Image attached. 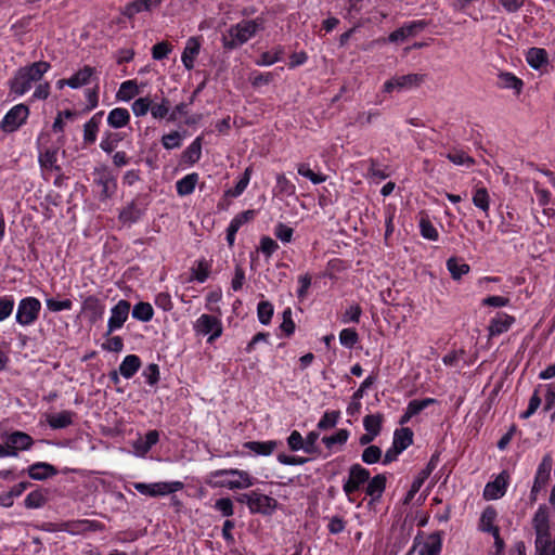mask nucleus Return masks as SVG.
Returning a JSON list of instances; mask_svg holds the SVG:
<instances>
[{
	"mask_svg": "<svg viewBox=\"0 0 555 555\" xmlns=\"http://www.w3.org/2000/svg\"><path fill=\"white\" fill-rule=\"evenodd\" d=\"M94 183L101 189L99 192L100 201H106L111 198L117 190L116 178L113 173L106 168H96L93 172Z\"/></svg>",
	"mask_w": 555,
	"mask_h": 555,
	"instance_id": "8",
	"label": "nucleus"
},
{
	"mask_svg": "<svg viewBox=\"0 0 555 555\" xmlns=\"http://www.w3.org/2000/svg\"><path fill=\"white\" fill-rule=\"evenodd\" d=\"M496 511L492 506H487L480 517L479 529L486 531V528L494 527L493 522L496 518Z\"/></svg>",
	"mask_w": 555,
	"mask_h": 555,
	"instance_id": "59",
	"label": "nucleus"
},
{
	"mask_svg": "<svg viewBox=\"0 0 555 555\" xmlns=\"http://www.w3.org/2000/svg\"><path fill=\"white\" fill-rule=\"evenodd\" d=\"M514 317H511L505 313L498 314L490 321V324L488 326L490 336H498L502 333L507 332L508 328L514 323Z\"/></svg>",
	"mask_w": 555,
	"mask_h": 555,
	"instance_id": "21",
	"label": "nucleus"
},
{
	"mask_svg": "<svg viewBox=\"0 0 555 555\" xmlns=\"http://www.w3.org/2000/svg\"><path fill=\"white\" fill-rule=\"evenodd\" d=\"M225 475L237 476L238 479L217 481V482H215L214 486L224 487V488H229V489L233 490V489H246L254 485V478L250 477V475L245 470L230 468V469H219V470H215V472L210 473L211 478H216L219 476H225Z\"/></svg>",
	"mask_w": 555,
	"mask_h": 555,
	"instance_id": "2",
	"label": "nucleus"
},
{
	"mask_svg": "<svg viewBox=\"0 0 555 555\" xmlns=\"http://www.w3.org/2000/svg\"><path fill=\"white\" fill-rule=\"evenodd\" d=\"M141 367V360L137 354H128L119 365V373L125 378H131Z\"/></svg>",
	"mask_w": 555,
	"mask_h": 555,
	"instance_id": "27",
	"label": "nucleus"
},
{
	"mask_svg": "<svg viewBox=\"0 0 555 555\" xmlns=\"http://www.w3.org/2000/svg\"><path fill=\"white\" fill-rule=\"evenodd\" d=\"M159 440V433L157 430H149L145 436L139 438L134 443L133 448L137 453L144 455L146 454L153 446H155Z\"/></svg>",
	"mask_w": 555,
	"mask_h": 555,
	"instance_id": "24",
	"label": "nucleus"
},
{
	"mask_svg": "<svg viewBox=\"0 0 555 555\" xmlns=\"http://www.w3.org/2000/svg\"><path fill=\"white\" fill-rule=\"evenodd\" d=\"M82 312L86 313L90 323L94 324L103 318L104 305L94 295H90L82 301Z\"/></svg>",
	"mask_w": 555,
	"mask_h": 555,
	"instance_id": "14",
	"label": "nucleus"
},
{
	"mask_svg": "<svg viewBox=\"0 0 555 555\" xmlns=\"http://www.w3.org/2000/svg\"><path fill=\"white\" fill-rule=\"evenodd\" d=\"M340 416L339 411H327L323 414L321 420L318 423V428L320 430H326L336 426Z\"/></svg>",
	"mask_w": 555,
	"mask_h": 555,
	"instance_id": "48",
	"label": "nucleus"
},
{
	"mask_svg": "<svg viewBox=\"0 0 555 555\" xmlns=\"http://www.w3.org/2000/svg\"><path fill=\"white\" fill-rule=\"evenodd\" d=\"M264 21L261 17L255 20H243L240 23L232 25L222 35V46L227 50L236 49L246 43L258 31L263 30Z\"/></svg>",
	"mask_w": 555,
	"mask_h": 555,
	"instance_id": "1",
	"label": "nucleus"
},
{
	"mask_svg": "<svg viewBox=\"0 0 555 555\" xmlns=\"http://www.w3.org/2000/svg\"><path fill=\"white\" fill-rule=\"evenodd\" d=\"M508 479L509 476L505 470L499 474L493 481L486 485L483 489V498L488 501L502 498L506 492Z\"/></svg>",
	"mask_w": 555,
	"mask_h": 555,
	"instance_id": "12",
	"label": "nucleus"
},
{
	"mask_svg": "<svg viewBox=\"0 0 555 555\" xmlns=\"http://www.w3.org/2000/svg\"><path fill=\"white\" fill-rule=\"evenodd\" d=\"M28 115V107L24 104H17L5 114L0 127L4 132H14L25 124Z\"/></svg>",
	"mask_w": 555,
	"mask_h": 555,
	"instance_id": "9",
	"label": "nucleus"
},
{
	"mask_svg": "<svg viewBox=\"0 0 555 555\" xmlns=\"http://www.w3.org/2000/svg\"><path fill=\"white\" fill-rule=\"evenodd\" d=\"M142 216V210L138 207L134 202L125 207L119 214V220L124 223L137 222Z\"/></svg>",
	"mask_w": 555,
	"mask_h": 555,
	"instance_id": "41",
	"label": "nucleus"
},
{
	"mask_svg": "<svg viewBox=\"0 0 555 555\" xmlns=\"http://www.w3.org/2000/svg\"><path fill=\"white\" fill-rule=\"evenodd\" d=\"M278 447V442L274 440L269 441H247L244 443V448L254 452L258 455H270Z\"/></svg>",
	"mask_w": 555,
	"mask_h": 555,
	"instance_id": "30",
	"label": "nucleus"
},
{
	"mask_svg": "<svg viewBox=\"0 0 555 555\" xmlns=\"http://www.w3.org/2000/svg\"><path fill=\"white\" fill-rule=\"evenodd\" d=\"M28 476L33 480L43 481L59 474V470L52 464L46 462H36L27 468Z\"/></svg>",
	"mask_w": 555,
	"mask_h": 555,
	"instance_id": "17",
	"label": "nucleus"
},
{
	"mask_svg": "<svg viewBox=\"0 0 555 555\" xmlns=\"http://www.w3.org/2000/svg\"><path fill=\"white\" fill-rule=\"evenodd\" d=\"M130 121V113L127 108L116 107L108 113L107 124L114 128L119 129L127 126Z\"/></svg>",
	"mask_w": 555,
	"mask_h": 555,
	"instance_id": "25",
	"label": "nucleus"
},
{
	"mask_svg": "<svg viewBox=\"0 0 555 555\" xmlns=\"http://www.w3.org/2000/svg\"><path fill=\"white\" fill-rule=\"evenodd\" d=\"M154 315V310L151 304L149 302H138L134 305L132 309V318L142 321V322H149L152 320Z\"/></svg>",
	"mask_w": 555,
	"mask_h": 555,
	"instance_id": "42",
	"label": "nucleus"
},
{
	"mask_svg": "<svg viewBox=\"0 0 555 555\" xmlns=\"http://www.w3.org/2000/svg\"><path fill=\"white\" fill-rule=\"evenodd\" d=\"M194 331L197 335H209L207 341L212 343L222 334L221 321L211 314H202L194 324Z\"/></svg>",
	"mask_w": 555,
	"mask_h": 555,
	"instance_id": "7",
	"label": "nucleus"
},
{
	"mask_svg": "<svg viewBox=\"0 0 555 555\" xmlns=\"http://www.w3.org/2000/svg\"><path fill=\"white\" fill-rule=\"evenodd\" d=\"M435 403H437V400L434 398H425L423 400H412L409 402L406 410L409 411L410 415L415 416L418 413H421L424 409H426L429 405H433Z\"/></svg>",
	"mask_w": 555,
	"mask_h": 555,
	"instance_id": "54",
	"label": "nucleus"
},
{
	"mask_svg": "<svg viewBox=\"0 0 555 555\" xmlns=\"http://www.w3.org/2000/svg\"><path fill=\"white\" fill-rule=\"evenodd\" d=\"M361 313H362V309L359 305H357V304L351 305L348 309H346L345 313L343 314L341 322L343 323H348V322L359 323Z\"/></svg>",
	"mask_w": 555,
	"mask_h": 555,
	"instance_id": "63",
	"label": "nucleus"
},
{
	"mask_svg": "<svg viewBox=\"0 0 555 555\" xmlns=\"http://www.w3.org/2000/svg\"><path fill=\"white\" fill-rule=\"evenodd\" d=\"M209 272L210 266L208 264V262L205 260H199L197 262V267L193 269V279H195L199 283H204L208 279Z\"/></svg>",
	"mask_w": 555,
	"mask_h": 555,
	"instance_id": "61",
	"label": "nucleus"
},
{
	"mask_svg": "<svg viewBox=\"0 0 555 555\" xmlns=\"http://www.w3.org/2000/svg\"><path fill=\"white\" fill-rule=\"evenodd\" d=\"M162 144L167 150L178 149L182 144V135L179 131H171L162 137Z\"/></svg>",
	"mask_w": 555,
	"mask_h": 555,
	"instance_id": "58",
	"label": "nucleus"
},
{
	"mask_svg": "<svg viewBox=\"0 0 555 555\" xmlns=\"http://www.w3.org/2000/svg\"><path fill=\"white\" fill-rule=\"evenodd\" d=\"M553 465V459L551 454H545L538 466V470L535 474V478L533 481V486L530 491V500L534 502L537 500L538 493L542 490V488L547 483L551 475V469Z\"/></svg>",
	"mask_w": 555,
	"mask_h": 555,
	"instance_id": "10",
	"label": "nucleus"
},
{
	"mask_svg": "<svg viewBox=\"0 0 555 555\" xmlns=\"http://www.w3.org/2000/svg\"><path fill=\"white\" fill-rule=\"evenodd\" d=\"M532 526L534 531L548 529L550 527V514L546 505H540L532 518Z\"/></svg>",
	"mask_w": 555,
	"mask_h": 555,
	"instance_id": "39",
	"label": "nucleus"
},
{
	"mask_svg": "<svg viewBox=\"0 0 555 555\" xmlns=\"http://www.w3.org/2000/svg\"><path fill=\"white\" fill-rule=\"evenodd\" d=\"M279 503L274 498L255 491L254 499L250 504V513L271 515L278 507Z\"/></svg>",
	"mask_w": 555,
	"mask_h": 555,
	"instance_id": "13",
	"label": "nucleus"
},
{
	"mask_svg": "<svg viewBox=\"0 0 555 555\" xmlns=\"http://www.w3.org/2000/svg\"><path fill=\"white\" fill-rule=\"evenodd\" d=\"M33 82L25 75L17 70L15 76L10 80V89L16 95H23L30 90Z\"/></svg>",
	"mask_w": 555,
	"mask_h": 555,
	"instance_id": "33",
	"label": "nucleus"
},
{
	"mask_svg": "<svg viewBox=\"0 0 555 555\" xmlns=\"http://www.w3.org/2000/svg\"><path fill=\"white\" fill-rule=\"evenodd\" d=\"M10 442L14 444L20 451L29 450L34 444V439L24 431H13L8 436Z\"/></svg>",
	"mask_w": 555,
	"mask_h": 555,
	"instance_id": "36",
	"label": "nucleus"
},
{
	"mask_svg": "<svg viewBox=\"0 0 555 555\" xmlns=\"http://www.w3.org/2000/svg\"><path fill=\"white\" fill-rule=\"evenodd\" d=\"M133 487L139 493L154 498L180 491L183 489L184 485L181 481L155 483L135 482L133 483Z\"/></svg>",
	"mask_w": 555,
	"mask_h": 555,
	"instance_id": "5",
	"label": "nucleus"
},
{
	"mask_svg": "<svg viewBox=\"0 0 555 555\" xmlns=\"http://www.w3.org/2000/svg\"><path fill=\"white\" fill-rule=\"evenodd\" d=\"M339 341L346 348H353L359 341V335L354 328H344L339 333Z\"/></svg>",
	"mask_w": 555,
	"mask_h": 555,
	"instance_id": "56",
	"label": "nucleus"
},
{
	"mask_svg": "<svg viewBox=\"0 0 555 555\" xmlns=\"http://www.w3.org/2000/svg\"><path fill=\"white\" fill-rule=\"evenodd\" d=\"M251 172H253L251 167L250 166L247 167L245 169L243 176L241 177V179L236 183V185L233 189H229L228 191H225V195L230 196V197H237V196H240L245 191V189L247 188V185L249 183V180H250Z\"/></svg>",
	"mask_w": 555,
	"mask_h": 555,
	"instance_id": "43",
	"label": "nucleus"
},
{
	"mask_svg": "<svg viewBox=\"0 0 555 555\" xmlns=\"http://www.w3.org/2000/svg\"><path fill=\"white\" fill-rule=\"evenodd\" d=\"M426 79L425 74H408L395 76L384 83L385 92L411 90L420 87Z\"/></svg>",
	"mask_w": 555,
	"mask_h": 555,
	"instance_id": "6",
	"label": "nucleus"
},
{
	"mask_svg": "<svg viewBox=\"0 0 555 555\" xmlns=\"http://www.w3.org/2000/svg\"><path fill=\"white\" fill-rule=\"evenodd\" d=\"M276 190L282 195L292 196L296 192V186L285 177L284 173H279L276 176Z\"/></svg>",
	"mask_w": 555,
	"mask_h": 555,
	"instance_id": "51",
	"label": "nucleus"
},
{
	"mask_svg": "<svg viewBox=\"0 0 555 555\" xmlns=\"http://www.w3.org/2000/svg\"><path fill=\"white\" fill-rule=\"evenodd\" d=\"M103 112L94 114L83 126V142L86 144H93L96 140V133L103 116Z\"/></svg>",
	"mask_w": 555,
	"mask_h": 555,
	"instance_id": "22",
	"label": "nucleus"
},
{
	"mask_svg": "<svg viewBox=\"0 0 555 555\" xmlns=\"http://www.w3.org/2000/svg\"><path fill=\"white\" fill-rule=\"evenodd\" d=\"M139 88L134 80H127L120 85L117 92V98L122 101H129L139 94Z\"/></svg>",
	"mask_w": 555,
	"mask_h": 555,
	"instance_id": "44",
	"label": "nucleus"
},
{
	"mask_svg": "<svg viewBox=\"0 0 555 555\" xmlns=\"http://www.w3.org/2000/svg\"><path fill=\"white\" fill-rule=\"evenodd\" d=\"M361 459L365 464H375L382 459V449L377 446H369L362 452Z\"/></svg>",
	"mask_w": 555,
	"mask_h": 555,
	"instance_id": "57",
	"label": "nucleus"
},
{
	"mask_svg": "<svg viewBox=\"0 0 555 555\" xmlns=\"http://www.w3.org/2000/svg\"><path fill=\"white\" fill-rule=\"evenodd\" d=\"M551 543V528L535 531L534 546L538 555H547Z\"/></svg>",
	"mask_w": 555,
	"mask_h": 555,
	"instance_id": "37",
	"label": "nucleus"
},
{
	"mask_svg": "<svg viewBox=\"0 0 555 555\" xmlns=\"http://www.w3.org/2000/svg\"><path fill=\"white\" fill-rule=\"evenodd\" d=\"M146 11V7L143 5L141 0H134L128 4H126L122 10L121 14L126 16L127 18L131 20L137 14Z\"/></svg>",
	"mask_w": 555,
	"mask_h": 555,
	"instance_id": "60",
	"label": "nucleus"
},
{
	"mask_svg": "<svg viewBox=\"0 0 555 555\" xmlns=\"http://www.w3.org/2000/svg\"><path fill=\"white\" fill-rule=\"evenodd\" d=\"M420 230L424 238L437 241L439 237L438 231L427 216H423L420 220Z\"/></svg>",
	"mask_w": 555,
	"mask_h": 555,
	"instance_id": "46",
	"label": "nucleus"
},
{
	"mask_svg": "<svg viewBox=\"0 0 555 555\" xmlns=\"http://www.w3.org/2000/svg\"><path fill=\"white\" fill-rule=\"evenodd\" d=\"M75 416V412L65 410L48 415L47 423L52 429H62L70 426L74 423Z\"/></svg>",
	"mask_w": 555,
	"mask_h": 555,
	"instance_id": "20",
	"label": "nucleus"
},
{
	"mask_svg": "<svg viewBox=\"0 0 555 555\" xmlns=\"http://www.w3.org/2000/svg\"><path fill=\"white\" fill-rule=\"evenodd\" d=\"M444 156L456 166L472 168L476 164V160L462 149H452Z\"/></svg>",
	"mask_w": 555,
	"mask_h": 555,
	"instance_id": "28",
	"label": "nucleus"
},
{
	"mask_svg": "<svg viewBox=\"0 0 555 555\" xmlns=\"http://www.w3.org/2000/svg\"><path fill=\"white\" fill-rule=\"evenodd\" d=\"M383 415L382 414H370L363 420V426L366 433L374 436H378L382 429Z\"/></svg>",
	"mask_w": 555,
	"mask_h": 555,
	"instance_id": "45",
	"label": "nucleus"
},
{
	"mask_svg": "<svg viewBox=\"0 0 555 555\" xmlns=\"http://www.w3.org/2000/svg\"><path fill=\"white\" fill-rule=\"evenodd\" d=\"M413 436L414 434L409 427L396 429L393 433L392 444L403 452L413 443Z\"/></svg>",
	"mask_w": 555,
	"mask_h": 555,
	"instance_id": "29",
	"label": "nucleus"
},
{
	"mask_svg": "<svg viewBox=\"0 0 555 555\" xmlns=\"http://www.w3.org/2000/svg\"><path fill=\"white\" fill-rule=\"evenodd\" d=\"M257 315L261 324L268 325L273 315L272 304L269 301H260L257 307Z\"/></svg>",
	"mask_w": 555,
	"mask_h": 555,
	"instance_id": "52",
	"label": "nucleus"
},
{
	"mask_svg": "<svg viewBox=\"0 0 555 555\" xmlns=\"http://www.w3.org/2000/svg\"><path fill=\"white\" fill-rule=\"evenodd\" d=\"M41 302L35 297L23 298L17 306L16 322L23 326L31 325L39 318Z\"/></svg>",
	"mask_w": 555,
	"mask_h": 555,
	"instance_id": "3",
	"label": "nucleus"
},
{
	"mask_svg": "<svg viewBox=\"0 0 555 555\" xmlns=\"http://www.w3.org/2000/svg\"><path fill=\"white\" fill-rule=\"evenodd\" d=\"M130 311V302L121 299L111 310V317L107 322V331L105 336H109L113 332L122 327L128 319Z\"/></svg>",
	"mask_w": 555,
	"mask_h": 555,
	"instance_id": "11",
	"label": "nucleus"
},
{
	"mask_svg": "<svg viewBox=\"0 0 555 555\" xmlns=\"http://www.w3.org/2000/svg\"><path fill=\"white\" fill-rule=\"evenodd\" d=\"M51 65L48 62L39 61L34 62L28 66L21 67L18 70L30 80V82L39 81L42 76L50 69Z\"/></svg>",
	"mask_w": 555,
	"mask_h": 555,
	"instance_id": "19",
	"label": "nucleus"
},
{
	"mask_svg": "<svg viewBox=\"0 0 555 555\" xmlns=\"http://www.w3.org/2000/svg\"><path fill=\"white\" fill-rule=\"evenodd\" d=\"M62 526L65 531L72 534L85 532L88 530L95 531L101 527L98 521L88 519L67 521Z\"/></svg>",
	"mask_w": 555,
	"mask_h": 555,
	"instance_id": "23",
	"label": "nucleus"
},
{
	"mask_svg": "<svg viewBox=\"0 0 555 555\" xmlns=\"http://www.w3.org/2000/svg\"><path fill=\"white\" fill-rule=\"evenodd\" d=\"M57 160V149H47L39 155V163L41 167L48 169H59L55 165Z\"/></svg>",
	"mask_w": 555,
	"mask_h": 555,
	"instance_id": "47",
	"label": "nucleus"
},
{
	"mask_svg": "<svg viewBox=\"0 0 555 555\" xmlns=\"http://www.w3.org/2000/svg\"><path fill=\"white\" fill-rule=\"evenodd\" d=\"M473 203L476 207L482 211L488 212L489 210V194L486 188H479L474 192Z\"/></svg>",
	"mask_w": 555,
	"mask_h": 555,
	"instance_id": "55",
	"label": "nucleus"
},
{
	"mask_svg": "<svg viewBox=\"0 0 555 555\" xmlns=\"http://www.w3.org/2000/svg\"><path fill=\"white\" fill-rule=\"evenodd\" d=\"M447 268L454 280H460L464 274L469 272V266L460 262L457 258L451 257L447 260Z\"/></svg>",
	"mask_w": 555,
	"mask_h": 555,
	"instance_id": "40",
	"label": "nucleus"
},
{
	"mask_svg": "<svg viewBox=\"0 0 555 555\" xmlns=\"http://www.w3.org/2000/svg\"><path fill=\"white\" fill-rule=\"evenodd\" d=\"M498 86L503 89H513L516 93H520L524 83L521 79L511 73H501L499 75Z\"/></svg>",
	"mask_w": 555,
	"mask_h": 555,
	"instance_id": "38",
	"label": "nucleus"
},
{
	"mask_svg": "<svg viewBox=\"0 0 555 555\" xmlns=\"http://www.w3.org/2000/svg\"><path fill=\"white\" fill-rule=\"evenodd\" d=\"M349 438V431L347 429H339L335 435L324 436L322 442L326 448L331 449L334 444H345Z\"/></svg>",
	"mask_w": 555,
	"mask_h": 555,
	"instance_id": "53",
	"label": "nucleus"
},
{
	"mask_svg": "<svg viewBox=\"0 0 555 555\" xmlns=\"http://www.w3.org/2000/svg\"><path fill=\"white\" fill-rule=\"evenodd\" d=\"M370 476V472L360 464H353L349 467L348 479L343 485V490L349 502H353L352 494L369 481Z\"/></svg>",
	"mask_w": 555,
	"mask_h": 555,
	"instance_id": "4",
	"label": "nucleus"
},
{
	"mask_svg": "<svg viewBox=\"0 0 555 555\" xmlns=\"http://www.w3.org/2000/svg\"><path fill=\"white\" fill-rule=\"evenodd\" d=\"M297 171L300 176L309 179L313 184H320L326 180V177L321 173H315L310 169L308 164L301 163L297 166Z\"/></svg>",
	"mask_w": 555,
	"mask_h": 555,
	"instance_id": "49",
	"label": "nucleus"
},
{
	"mask_svg": "<svg viewBox=\"0 0 555 555\" xmlns=\"http://www.w3.org/2000/svg\"><path fill=\"white\" fill-rule=\"evenodd\" d=\"M47 502L46 495L40 490L31 491L27 494L24 504L27 508H39Z\"/></svg>",
	"mask_w": 555,
	"mask_h": 555,
	"instance_id": "50",
	"label": "nucleus"
},
{
	"mask_svg": "<svg viewBox=\"0 0 555 555\" xmlns=\"http://www.w3.org/2000/svg\"><path fill=\"white\" fill-rule=\"evenodd\" d=\"M151 108L150 98H139L132 103V112L135 116H144Z\"/></svg>",
	"mask_w": 555,
	"mask_h": 555,
	"instance_id": "64",
	"label": "nucleus"
},
{
	"mask_svg": "<svg viewBox=\"0 0 555 555\" xmlns=\"http://www.w3.org/2000/svg\"><path fill=\"white\" fill-rule=\"evenodd\" d=\"M442 547L441 535L439 532L431 533L420 550V555H439Z\"/></svg>",
	"mask_w": 555,
	"mask_h": 555,
	"instance_id": "32",
	"label": "nucleus"
},
{
	"mask_svg": "<svg viewBox=\"0 0 555 555\" xmlns=\"http://www.w3.org/2000/svg\"><path fill=\"white\" fill-rule=\"evenodd\" d=\"M94 74V68L86 65L77 73H75L72 77L68 78L67 86L77 89L82 86H86L90 82L92 75Z\"/></svg>",
	"mask_w": 555,
	"mask_h": 555,
	"instance_id": "26",
	"label": "nucleus"
},
{
	"mask_svg": "<svg viewBox=\"0 0 555 555\" xmlns=\"http://www.w3.org/2000/svg\"><path fill=\"white\" fill-rule=\"evenodd\" d=\"M198 181V175L193 172L186 175L176 183L177 193L180 196H185L193 193L195 185Z\"/></svg>",
	"mask_w": 555,
	"mask_h": 555,
	"instance_id": "35",
	"label": "nucleus"
},
{
	"mask_svg": "<svg viewBox=\"0 0 555 555\" xmlns=\"http://www.w3.org/2000/svg\"><path fill=\"white\" fill-rule=\"evenodd\" d=\"M527 63L534 69H540L547 64V53L541 48H530L526 54Z\"/></svg>",
	"mask_w": 555,
	"mask_h": 555,
	"instance_id": "31",
	"label": "nucleus"
},
{
	"mask_svg": "<svg viewBox=\"0 0 555 555\" xmlns=\"http://www.w3.org/2000/svg\"><path fill=\"white\" fill-rule=\"evenodd\" d=\"M142 375L144 376L146 383L151 386H155L159 380V367L155 363L149 364Z\"/></svg>",
	"mask_w": 555,
	"mask_h": 555,
	"instance_id": "62",
	"label": "nucleus"
},
{
	"mask_svg": "<svg viewBox=\"0 0 555 555\" xmlns=\"http://www.w3.org/2000/svg\"><path fill=\"white\" fill-rule=\"evenodd\" d=\"M256 211L254 209H248L237 214L230 222L227 229V242L230 246L234 245L235 235L240 228L255 218Z\"/></svg>",
	"mask_w": 555,
	"mask_h": 555,
	"instance_id": "15",
	"label": "nucleus"
},
{
	"mask_svg": "<svg viewBox=\"0 0 555 555\" xmlns=\"http://www.w3.org/2000/svg\"><path fill=\"white\" fill-rule=\"evenodd\" d=\"M387 478L384 474L375 475L373 478L370 477L365 487V494L370 496V503L373 504L378 502L386 489Z\"/></svg>",
	"mask_w": 555,
	"mask_h": 555,
	"instance_id": "16",
	"label": "nucleus"
},
{
	"mask_svg": "<svg viewBox=\"0 0 555 555\" xmlns=\"http://www.w3.org/2000/svg\"><path fill=\"white\" fill-rule=\"evenodd\" d=\"M202 155V138H196L182 153V160L193 165L199 160Z\"/></svg>",
	"mask_w": 555,
	"mask_h": 555,
	"instance_id": "34",
	"label": "nucleus"
},
{
	"mask_svg": "<svg viewBox=\"0 0 555 555\" xmlns=\"http://www.w3.org/2000/svg\"><path fill=\"white\" fill-rule=\"evenodd\" d=\"M199 39L196 37L189 38L181 56L182 63L186 69H192L194 67V61L199 54Z\"/></svg>",
	"mask_w": 555,
	"mask_h": 555,
	"instance_id": "18",
	"label": "nucleus"
}]
</instances>
